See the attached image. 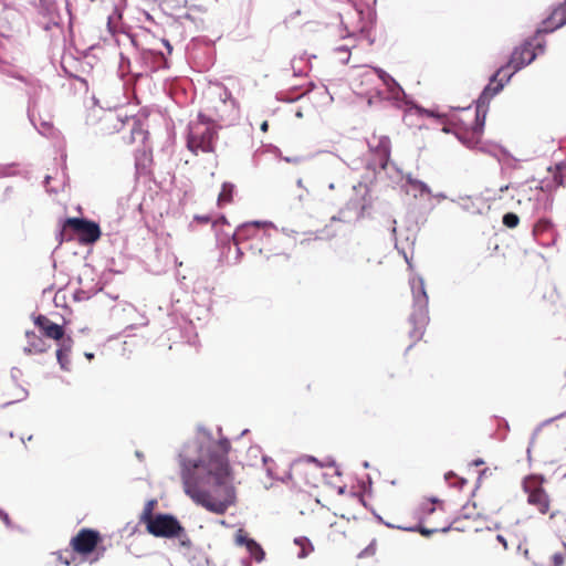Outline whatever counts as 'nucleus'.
<instances>
[{
    "label": "nucleus",
    "mask_w": 566,
    "mask_h": 566,
    "mask_svg": "<svg viewBox=\"0 0 566 566\" xmlns=\"http://www.w3.org/2000/svg\"><path fill=\"white\" fill-rule=\"evenodd\" d=\"M537 241L543 245H551L554 243V227L548 220H539L533 230Z\"/></svg>",
    "instance_id": "18"
},
{
    "label": "nucleus",
    "mask_w": 566,
    "mask_h": 566,
    "mask_svg": "<svg viewBox=\"0 0 566 566\" xmlns=\"http://www.w3.org/2000/svg\"><path fill=\"white\" fill-rule=\"evenodd\" d=\"M563 417H566V410H565L564 412H562V413H559V415H557V416H555V417L551 418V419H547L544 423H545V424L552 423L554 420H556V419H560V418H563Z\"/></svg>",
    "instance_id": "37"
},
{
    "label": "nucleus",
    "mask_w": 566,
    "mask_h": 566,
    "mask_svg": "<svg viewBox=\"0 0 566 566\" xmlns=\"http://www.w3.org/2000/svg\"><path fill=\"white\" fill-rule=\"evenodd\" d=\"M235 543L238 545H244L250 556L258 563H261L265 553L260 544H258L254 539L249 538L242 530H239L235 535Z\"/></svg>",
    "instance_id": "16"
},
{
    "label": "nucleus",
    "mask_w": 566,
    "mask_h": 566,
    "mask_svg": "<svg viewBox=\"0 0 566 566\" xmlns=\"http://www.w3.org/2000/svg\"><path fill=\"white\" fill-rule=\"evenodd\" d=\"M0 518L4 522V524L9 527L11 526V521L6 512L0 510Z\"/></svg>",
    "instance_id": "35"
},
{
    "label": "nucleus",
    "mask_w": 566,
    "mask_h": 566,
    "mask_svg": "<svg viewBox=\"0 0 566 566\" xmlns=\"http://www.w3.org/2000/svg\"><path fill=\"white\" fill-rule=\"evenodd\" d=\"M364 467H365V468H368V467H369L368 462H365V463H364Z\"/></svg>",
    "instance_id": "55"
},
{
    "label": "nucleus",
    "mask_w": 566,
    "mask_h": 566,
    "mask_svg": "<svg viewBox=\"0 0 566 566\" xmlns=\"http://www.w3.org/2000/svg\"><path fill=\"white\" fill-rule=\"evenodd\" d=\"M297 186H298V187H302V186H303L302 179H298V180H297Z\"/></svg>",
    "instance_id": "50"
},
{
    "label": "nucleus",
    "mask_w": 566,
    "mask_h": 566,
    "mask_svg": "<svg viewBox=\"0 0 566 566\" xmlns=\"http://www.w3.org/2000/svg\"><path fill=\"white\" fill-rule=\"evenodd\" d=\"M419 531H420V533H421L422 535H424V536H429V535H431V534H433V533L438 532V530H437V528H432V530H430V528H426V527H420V528H419Z\"/></svg>",
    "instance_id": "36"
},
{
    "label": "nucleus",
    "mask_w": 566,
    "mask_h": 566,
    "mask_svg": "<svg viewBox=\"0 0 566 566\" xmlns=\"http://www.w3.org/2000/svg\"><path fill=\"white\" fill-rule=\"evenodd\" d=\"M230 442L214 440L206 430L179 453L186 494L209 512L223 514L235 504L234 476L228 460Z\"/></svg>",
    "instance_id": "1"
},
{
    "label": "nucleus",
    "mask_w": 566,
    "mask_h": 566,
    "mask_svg": "<svg viewBox=\"0 0 566 566\" xmlns=\"http://www.w3.org/2000/svg\"><path fill=\"white\" fill-rule=\"evenodd\" d=\"M42 333L54 340H60L65 337L64 335V328L63 326L55 324L51 322L42 331Z\"/></svg>",
    "instance_id": "21"
},
{
    "label": "nucleus",
    "mask_w": 566,
    "mask_h": 566,
    "mask_svg": "<svg viewBox=\"0 0 566 566\" xmlns=\"http://www.w3.org/2000/svg\"><path fill=\"white\" fill-rule=\"evenodd\" d=\"M155 501H149L144 507L143 514L140 516V521L144 522L146 525L148 524L149 520H154L155 516H153V510H154Z\"/></svg>",
    "instance_id": "26"
},
{
    "label": "nucleus",
    "mask_w": 566,
    "mask_h": 566,
    "mask_svg": "<svg viewBox=\"0 0 566 566\" xmlns=\"http://www.w3.org/2000/svg\"><path fill=\"white\" fill-rule=\"evenodd\" d=\"M65 226L71 227L81 240L86 243H93L101 237V230L97 223L78 218H69Z\"/></svg>",
    "instance_id": "10"
},
{
    "label": "nucleus",
    "mask_w": 566,
    "mask_h": 566,
    "mask_svg": "<svg viewBox=\"0 0 566 566\" xmlns=\"http://www.w3.org/2000/svg\"><path fill=\"white\" fill-rule=\"evenodd\" d=\"M234 186L228 182H224L222 185L221 192L218 197L219 205L228 203L232 200V193H233Z\"/></svg>",
    "instance_id": "24"
},
{
    "label": "nucleus",
    "mask_w": 566,
    "mask_h": 566,
    "mask_svg": "<svg viewBox=\"0 0 566 566\" xmlns=\"http://www.w3.org/2000/svg\"><path fill=\"white\" fill-rule=\"evenodd\" d=\"M409 283L412 293V312L409 319L413 325L410 336L415 339H420L423 335V329L429 322L428 295L422 277L413 276L409 280Z\"/></svg>",
    "instance_id": "4"
},
{
    "label": "nucleus",
    "mask_w": 566,
    "mask_h": 566,
    "mask_svg": "<svg viewBox=\"0 0 566 566\" xmlns=\"http://www.w3.org/2000/svg\"><path fill=\"white\" fill-rule=\"evenodd\" d=\"M33 125L39 130V133L42 135H46L49 133V130L51 129V125L46 122H43L41 124V127H38L34 123H33Z\"/></svg>",
    "instance_id": "31"
},
{
    "label": "nucleus",
    "mask_w": 566,
    "mask_h": 566,
    "mask_svg": "<svg viewBox=\"0 0 566 566\" xmlns=\"http://www.w3.org/2000/svg\"><path fill=\"white\" fill-rule=\"evenodd\" d=\"M52 321H50L46 316L44 315H39L35 317L34 319V324L41 329L43 331L45 328V326H48Z\"/></svg>",
    "instance_id": "29"
},
{
    "label": "nucleus",
    "mask_w": 566,
    "mask_h": 566,
    "mask_svg": "<svg viewBox=\"0 0 566 566\" xmlns=\"http://www.w3.org/2000/svg\"><path fill=\"white\" fill-rule=\"evenodd\" d=\"M555 181L560 185H566V165L557 166L556 172L554 174Z\"/></svg>",
    "instance_id": "27"
},
{
    "label": "nucleus",
    "mask_w": 566,
    "mask_h": 566,
    "mask_svg": "<svg viewBox=\"0 0 566 566\" xmlns=\"http://www.w3.org/2000/svg\"><path fill=\"white\" fill-rule=\"evenodd\" d=\"M376 517H377V520H378L379 522L384 523L386 526H388V527H392V528L395 527V526H394V525H391L390 523H385V522L382 521V518H381L379 515H376Z\"/></svg>",
    "instance_id": "41"
},
{
    "label": "nucleus",
    "mask_w": 566,
    "mask_h": 566,
    "mask_svg": "<svg viewBox=\"0 0 566 566\" xmlns=\"http://www.w3.org/2000/svg\"><path fill=\"white\" fill-rule=\"evenodd\" d=\"M406 180H407L406 192L411 193L415 198L422 197L424 195H427V196L431 195V190L426 182H423L419 179L412 178L411 175H407Z\"/></svg>",
    "instance_id": "20"
},
{
    "label": "nucleus",
    "mask_w": 566,
    "mask_h": 566,
    "mask_svg": "<svg viewBox=\"0 0 566 566\" xmlns=\"http://www.w3.org/2000/svg\"><path fill=\"white\" fill-rule=\"evenodd\" d=\"M294 543L301 547V551L297 554L298 558H305L313 551V546L306 537H296Z\"/></svg>",
    "instance_id": "22"
},
{
    "label": "nucleus",
    "mask_w": 566,
    "mask_h": 566,
    "mask_svg": "<svg viewBox=\"0 0 566 566\" xmlns=\"http://www.w3.org/2000/svg\"><path fill=\"white\" fill-rule=\"evenodd\" d=\"M367 144L369 150L377 157V163L374 164L373 169L375 171L377 168L385 170L392 181H401L403 179L401 170L394 163H389L391 150L389 137L386 135L373 134L367 139Z\"/></svg>",
    "instance_id": "6"
},
{
    "label": "nucleus",
    "mask_w": 566,
    "mask_h": 566,
    "mask_svg": "<svg viewBox=\"0 0 566 566\" xmlns=\"http://www.w3.org/2000/svg\"><path fill=\"white\" fill-rule=\"evenodd\" d=\"M450 527H451V526H450V525H448V526H446V527H442L440 531H441V532H443V533H446V532H448V531L450 530Z\"/></svg>",
    "instance_id": "46"
},
{
    "label": "nucleus",
    "mask_w": 566,
    "mask_h": 566,
    "mask_svg": "<svg viewBox=\"0 0 566 566\" xmlns=\"http://www.w3.org/2000/svg\"><path fill=\"white\" fill-rule=\"evenodd\" d=\"M218 129L219 126L214 120L206 117L203 114H199L188 125L187 148L195 155L214 151Z\"/></svg>",
    "instance_id": "3"
},
{
    "label": "nucleus",
    "mask_w": 566,
    "mask_h": 566,
    "mask_svg": "<svg viewBox=\"0 0 566 566\" xmlns=\"http://www.w3.org/2000/svg\"><path fill=\"white\" fill-rule=\"evenodd\" d=\"M503 87L504 83L502 81L494 87H491V85L485 86L476 101L475 111H472L469 106L457 109L461 113V116L457 113L451 115V124L458 127L455 135L467 147L475 148L480 143L490 99L501 92Z\"/></svg>",
    "instance_id": "2"
},
{
    "label": "nucleus",
    "mask_w": 566,
    "mask_h": 566,
    "mask_svg": "<svg viewBox=\"0 0 566 566\" xmlns=\"http://www.w3.org/2000/svg\"><path fill=\"white\" fill-rule=\"evenodd\" d=\"M147 531L156 537L177 538L180 547L189 549L191 541L179 521L170 514H157L146 525Z\"/></svg>",
    "instance_id": "5"
},
{
    "label": "nucleus",
    "mask_w": 566,
    "mask_h": 566,
    "mask_svg": "<svg viewBox=\"0 0 566 566\" xmlns=\"http://www.w3.org/2000/svg\"><path fill=\"white\" fill-rule=\"evenodd\" d=\"M263 462H264V465L266 467L268 475L273 478L272 467L269 464V462H272V460H269L266 457H263Z\"/></svg>",
    "instance_id": "34"
},
{
    "label": "nucleus",
    "mask_w": 566,
    "mask_h": 566,
    "mask_svg": "<svg viewBox=\"0 0 566 566\" xmlns=\"http://www.w3.org/2000/svg\"><path fill=\"white\" fill-rule=\"evenodd\" d=\"M282 231H283L285 234H287V235H290V232H292V233L294 232V231H289L287 229H283Z\"/></svg>",
    "instance_id": "49"
},
{
    "label": "nucleus",
    "mask_w": 566,
    "mask_h": 566,
    "mask_svg": "<svg viewBox=\"0 0 566 566\" xmlns=\"http://www.w3.org/2000/svg\"><path fill=\"white\" fill-rule=\"evenodd\" d=\"M564 563V555L560 553H555L553 555V564L554 566H562Z\"/></svg>",
    "instance_id": "32"
},
{
    "label": "nucleus",
    "mask_w": 566,
    "mask_h": 566,
    "mask_svg": "<svg viewBox=\"0 0 566 566\" xmlns=\"http://www.w3.org/2000/svg\"><path fill=\"white\" fill-rule=\"evenodd\" d=\"M523 489L527 493L530 505L537 507L539 513L545 514L549 510V497L544 489L538 485L535 479L526 478L523 482Z\"/></svg>",
    "instance_id": "9"
},
{
    "label": "nucleus",
    "mask_w": 566,
    "mask_h": 566,
    "mask_svg": "<svg viewBox=\"0 0 566 566\" xmlns=\"http://www.w3.org/2000/svg\"><path fill=\"white\" fill-rule=\"evenodd\" d=\"M336 52L344 53L346 56L342 60L343 63H347L349 60V50L346 45L336 48Z\"/></svg>",
    "instance_id": "30"
},
{
    "label": "nucleus",
    "mask_w": 566,
    "mask_h": 566,
    "mask_svg": "<svg viewBox=\"0 0 566 566\" xmlns=\"http://www.w3.org/2000/svg\"><path fill=\"white\" fill-rule=\"evenodd\" d=\"M518 217L513 212H509L503 216V223L507 228H515L518 224Z\"/></svg>",
    "instance_id": "28"
},
{
    "label": "nucleus",
    "mask_w": 566,
    "mask_h": 566,
    "mask_svg": "<svg viewBox=\"0 0 566 566\" xmlns=\"http://www.w3.org/2000/svg\"><path fill=\"white\" fill-rule=\"evenodd\" d=\"M328 188H329L331 190H333V189H334V184H329Z\"/></svg>",
    "instance_id": "52"
},
{
    "label": "nucleus",
    "mask_w": 566,
    "mask_h": 566,
    "mask_svg": "<svg viewBox=\"0 0 566 566\" xmlns=\"http://www.w3.org/2000/svg\"><path fill=\"white\" fill-rule=\"evenodd\" d=\"M377 75L378 78L382 82V84L386 86L388 92V98H391L394 101H401L405 92L401 88V86L392 78L387 72H385L381 69L373 67L365 72L364 76L367 78H370L373 76Z\"/></svg>",
    "instance_id": "12"
},
{
    "label": "nucleus",
    "mask_w": 566,
    "mask_h": 566,
    "mask_svg": "<svg viewBox=\"0 0 566 566\" xmlns=\"http://www.w3.org/2000/svg\"><path fill=\"white\" fill-rule=\"evenodd\" d=\"M145 138H146V132L143 129V127L136 120H133V126L130 128V136H129L128 143H135L137 140L144 142Z\"/></svg>",
    "instance_id": "23"
},
{
    "label": "nucleus",
    "mask_w": 566,
    "mask_h": 566,
    "mask_svg": "<svg viewBox=\"0 0 566 566\" xmlns=\"http://www.w3.org/2000/svg\"><path fill=\"white\" fill-rule=\"evenodd\" d=\"M535 57L536 53L532 50V43L528 41L525 42L523 45L514 50L509 65L501 67L492 76L491 81H495L499 75L503 74V77H505V82H509L514 72L520 71L527 64L532 63L535 60Z\"/></svg>",
    "instance_id": "8"
},
{
    "label": "nucleus",
    "mask_w": 566,
    "mask_h": 566,
    "mask_svg": "<svg viewBox=\"0 0 566 566\" xmlns=\"http://www.w3.org/2000/svg\"><path fill=\"white\" fill-rule=\"evenodd\" d=\"M285 160H286L287 163H298V161H300V159H298V158H289V157H286V158H285Z\"/></svg>",
    "instance_id": "44"
},
{
    "label": "nucleus",
    "mask_w": 566,
    "mask_h": 566,
    "mask_svg": "<svg viewBox=\"0 0 566 566\" xmlns=\"http://www.w3.org/2000/svg\"><path fill=\"white\" fill-rule=\"evenodd\" d=\"M538 49L541 52H543V50H544V48L541 44H538Z\"/></svg>",
    "instance_id": "53"
},
{
    "label": "nucleus",
    "mask_w": 566,
    "mask_h": 566,
    "mask_svg": "<svg viewBox=\"0 0 566 566\" xmlns=\"http://www.w3.org/2000/svg\"><path fill=\"white\" fill-rule=\"evenodd\" d=\"M85 356L87 359H92L94 357V355L92 353H86Z\"/></svg>",
    "instance_id": "47"
},
{
    "label": "nucleus",
    "mask_w": 566,
    "mask_h": 566,
    "mask_svg": "<svg viewBox=\"0 0 566 566\" xmlns=\"http://www.w3.org/2000/svg\"><path fill=\"white\" fill-rule=\"evenodd\" d=\"M136 455H137L138 458H140V457H142V453L137 451V452H136Z\"/></svg>",
    "instance_id": "54"
},
{
    "label": "nucleus",
    "mask_w": 566,
    "mask_h": 566,
    "mask_svg": "<svg viewBox=\"0 0 566 566\" xmlns=\"http://www.w3.org/2000/svg\"><path fill=\"white\" fill-rule=\"evenodd\" d=\"M268 229L271 231V239L252 242L249 244V249L252 252L262 254L269 259L272 254H280V247L275 244L277 240V232H274L271 228Z\"/></svg>",
    "instance_id": "13"
},
{
    "label": "nucleus",
    "mask_w": 566,
    "mask_h": 566,
    "mask_svg": "<svg viewBox=\"0 0 566 566\" xmlns=\"http://www.w3.org/2000/svg\"><path fill=\"white\" fill-rule=\"evenodd\" d=\"M306 461H308V462H314V463H316V464H317V465H319V467H324V465H334V464H335V463H334V461H331V462H328V463H326V464L319 463V462H318V460H317L316 458L311 457V455H308V457L306 458Z\"/></svg>",
    "instance_id": "33"
},
{
    "label": "nucleus",
    "mask_w": 566,
    "mask_h": 566,
    "mask_svg": "<svg viewBox=\"0 0 566 566\" xmlns=\"http://www.w3.org/2000/svg\"><path fill=\"white\" fill-rule=\"evenodd\" d=\"M99 541V533L93 530L83 528L72 538L73 549L81 554H88L94 551Z\"/></svg>",
    "instance_id": "11"
},
{
    "label": "nucleus",
    "mask_w": 566,
    "mask_h": 566,
    "mask_svg": "<svg viewBox=\"0 0 566 566\" xmlns=\"http://www.w3.org/2000/svg\"><path fill=\"white\" fill-rule=\"evenodd\" d=\"M507 189H509V186H503V187H501V188H500V191H502V192H503V191H505V190H507Z\"/></svg>",
    "instance_id": "48"
},
{
    "label": "nucleus",
    "mask_w": 566,
    "mask_h": 566,
    "mask_svg": "<svg viewBox=\"0 0 566 566\" xmlns=\"http://www.w3.org/2000/svg\"><path fill=\"white\" fill-rule=\"evenodd\" d=\"M237 252H238V261L240 260V256L242 255V251L240 245H237Z\"/></svg>",
    "instance_id": "45"
},
{
    "label": "nucleus",
    "mask_w": 566,
    "mask_h": 566,
    "mask_svg": "<svg viewBox=\"0 0 566 566\" xmlns=\"http://www.w3.org/2000/svg\"><path fill=\"white\" fill-rule=\"evenodd\" d=\"M472 464H473V465H475V467H479V465L484 464V461H483L482 459H476V460H474V461L472 462Z\"/></svg>",
    "instance_id": "38"
},
{
    "label": "nucleus",
    "mask_w": 566,
    "mask_h": 566,
    "mask_svg": "<svg viewBox=\"0 0 566 566\" xmlns=\"http://www.w3.org/2000/svg\"><path fill=\"white\" fill-rule=\"evenodd\" d=\"M497 541H500L506 547V541L502 535H497Z\"/></svg>",
    "instance_id": "43"
},
{
    "label": "nucleus",
    "mask_w": 566,
    "mask_h": 566,
    "mask_svg": "<svg viewBox=\"0 0 566 566\" xmlns=\"http://www.w3.org/2000/svg\"><path fill=\"white\" fill-rule=\"evenodd\" d=\"M213 94L217 95L224 105L228 101L233 104V99H231V93L224 86H217Z\"/></svg>",
    "instance_id": "25"
},
{
    "label": "nucleus",
    "mask_w": 566,
    "mask_h": 566,
    "mask_svg": "<svg viewBox=\"0 0 566 566\" xmlns=\"http://www.w3.org/2000/svg\"><path fill=\"white\" fill-rule=\"evenodd\" d=\"M268 128H269V124H268V122H263V123L261 124V130H262V132H266V130H268Z\"/></svg>",
    "instance_id": "40"
},
{
    "label": "nucleus",
    "mask_w": 566,
    "mask_h": 566,
    "mask_svg": "<svg viewBox=\"0 0 566 566\" xmlns=\"http://www.w3.org/2000/svg\"><path fill=\"white\" fill-rule=\"evenodd\" d=\"M365 210V205L359 202L358 200H349L346 203V207L342 209L338 216H334L332 221H344L350 222L352 220H358L363 217Z\"/></svg>",
    "instance_id": "14"
},
{
    "label": "nucleus",
    "mask_w": 566,
    "mask_h": 566,
    "mask_svg": "<svg viewBox=\"0 0 566 566\" xmlns=\"http://www.w3.org/2000/svg\"><path fill=\"white\" fill-rule=\"evenodd\" d=\"M27 396H28V391L22 388L21 389V397L19 398V400L24 399Z\"/></svg>",
    "instance_id": "42"
},
{
    "label": "nucleus",
    "mask_w": 566,
    "mask_h": 566,
    "mask_svg": "<svg viewBox=\"0 0 566 566\" xmlns=\"http://www.w3.org/2000/svg\"><path fill=\"white\" fill-rule=\"evenodd\" d=\"M73 339L71 336L57 340L56 359L61 369L69 371L71 369V353L73 348Z\"/></svg>",
    "instance_id": "15"
},
{
    "label": "nucleus",
    "mask_w": 566,
    "mask_h": 566,
    "mask_svg": "<svg viewBox=\"0 0 566 566\" xmlns=\"http://www.w3.org/2000/svg\"><path fill=\"white\" fill-rule=\"evenodd\" d=\"M271 228L274 232H277V228L271 222L253 221L243 223L235 230L233 234V242L235 245H240L243 242H256L271 239Z\"/></svg>",
    "instance_id": "7"
},
{
    "label": "nucleus",
    "mask_w": 566,
    "mask_h": 566,
    "mask_svg": "<svg viewBox=\"0 0 566 566\" xmlns=\"http://www.w3.org/2000/svg\"><path fill=\"white\" fill-rule=\"evenodd\" d=\"M564 24H566V0L553 11L546 21H544V27L539 29L538 32H553Z\"/></svg>",
    "instance_id": "17"
},
{
    "label": "nucleus",
    "mask_w": 566,
    "mask_h": 566,
    "mask_svg": "<svg viewBox=\"0 0 566 566\" xmlns=\"http://www.w3.org/2000/svg\"><path fill=\"white\" fill-rule=\"evenodd\" d=\"M25 337L28 339V346L24 347L27 354H41L48 350L49 345L34 332H27Z\"/></svg>",
    "instance_id": "19"
},
{
    "label": "nucleus",
    "mask_w": 566,
    "mask_h": 566,
    "mask_svg": "<svg viewBox=\"0 0 566 566\" xmlns=\"http://www.w3.org/2000/svg\"><path fill=\"white\" fill-rule=\"evenodd\" d=\"M50 179H51V178H50V176H46V177H45V185H48V184H49Z\"/></svg>",
    "instance_id": "51"
},
{
    "label": "nucleus",
    "mask_w": 566,
    "mask_h": 566,
    "mask_svg": "<svg viewBox=\"0 0 566 566\" xmlns=\"http://www.w3.org/2000/svg\"><path fill=\"white\" fill-rule=\"evenodd\" d=\"M112 23H113V17H108V21H107L108 29H109L111 32H114V30L112 28Z\"/></svg>",
    "instance_id": "39"
}]
</instances>
